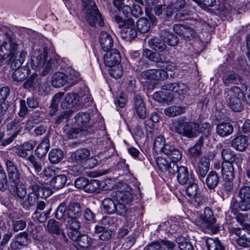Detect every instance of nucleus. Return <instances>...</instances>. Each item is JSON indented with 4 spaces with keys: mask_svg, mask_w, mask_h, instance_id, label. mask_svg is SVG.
I'll return each instance as SVG.
<instances>
[{
    "mask_svg": "<svg viewBox=\"0 0 250 250\" xmlns=\"http://www.w3.org/2000/svg\"><path fill=\"white\" fill-rule=\"evenodd\" d=\"M4 40L0 46V61L3 62L7 59V61L11 62L10 67L13 70L21 68L22 66L26 53L24 51L16 52L18 44L16 43L11 33L6 34Z\"/></svg>",
    "mask_w": 250,
    "mask_h": 250,
    "instance_id": "nucleus-1",
    "label": "nucleus"
},
{
    "mask_svg": "<svg viewBox=\"0 0 250 250\" xmlns=\"http://www.w3.org/2000/svg\"><path fill=\"white\" fill-rule=\"evenodd\" d=\"M58 63L57 57L52 54L48 56L45 48L43 50H36L31 57L30 66L33 69L42 68L41 75L45 76L47 75L52 69L56 67Z\"/></svg>",
    "mask_w": 250,
    "mask_h": 250,
    "instance_id": "nucleus-2",
    "label": "nucleus"
},
{
    "mask_svg": "<svg viewBox=\"0 0 250 250\" xmlns=\"http://www.w3.org/2000/svg\"><path fill=\"white\" fill-rule=\"evenodd\" d=\"M161 151L172 161L168 163L166 159L158 157L156 160L157 165L162 172L171 174L170 167H172V164H176L181 159L182 153L175 146L170 144H164L161 148Z\"/></svg>",
    "mask_w": 250,
    "mask_h": 250,
    "instance_id": "nucleus-3",
    "label": "nucleus"
},
{
    "mask_svg": "<svg viewBox=\"0 0 250 250\" xmlns=\"http://www.w3.org/2000/svg\"><path fill=\"white\" fill-rule=\"evenodd\" d=\"M224 101L234 111L240 112L243 106L242 101L244 100V94L240 87L233 86L227 88L223 94Z\"/></svg>",
    "mask_w": 250,
    "mask_h": 250,
    "instance_id": "nucleus-4",
    "label": "nucleus"
},
{
    "mask_svg": "<svg viewBox=\"0 0 250 250\" xmlns=\"http://www.w3.org/2000/svg\"><path fill=\"white\" fill-rule=\"evenodd\" d=\"M85 18L87 22L91 26H95L98 23L100 26L104 25V21L101 14L97 8L94 0H86Z\"/></svg>",
    "mask_w": 250,
    "mask_h": 250,
    "instance_id": "nucleus-5",
    "label": "nucleus"
},
{
    "mask_svg": "<svg viewBox=\"0 0 250 250\" xmlns=\"http://www.w3.org/2000/svg\"><path fill=\"white\" fill-rule=\"evenodd\" d=\"M170 4L173 10L177 12L174 18L177 21L188 20L192 14L185 0H175Z\"/></svg>",
    "mask_w": 250,
    "mask_h": 250,
    "instance_id": "nucleus-6",
    "label": "nucleus"
},
{
    "mask_svg": "<svg viewBox=\"0 0 250 250\" xmlns=\"http://www.w3.org/2000/svg\"><path fill=\"white\" fill-rule=\"evenodd\" d=\"M25 183L28 186V188L32 191L42 192V196L47 197L51 194V190L44 186L43 183L39 178L30 173L25 176Z\"/></svg>",
    "mask_w": 250,
    "mask_h": 250,
    "instance_id": "nucleus-7",
    "label": "nucleus"
},
{
    "mask_svg": "<svg viewBox=\"0 0 250 250\" xmlns=\"http://www.w3.org/2000/svg\"><path fill=\"white\" fill-rule=\"evenodd\" d=\"M68 237L83 249H88L95 243V240L87 235L82 234L80 231H70L68 232Z\"/></svg>",
    "mask_w": 250,
    "mask_h": 250,
    "instance_id": "nucleus-8",
    "label": "nucleus"
},
{
    "mask_svg": "<svg viewBox=\"0 0 250 250\" xmlns=\"http://www.w3.org/2000/svg\"><path fill=\"white\" fill-rule=\"evenodd\" d=\"M118 189L116 191L115 197L118 202L129 204L133 200L132 189L126 184H119Z\"/></svg>",
    "mask_w": 250,
    "mask_h": 250,
    "instance_id": "nucleus-9",
    "label": "nucleus"
},
{
    "mask_svg": "<svg viewBox=\"0 0 250 250\" xmlns=\"http://www.w3.org/2000/svg\"><path fill=\"white\" fill-rule=\"evenodd\" d=\"M10 185L16 186L20 182V173L14 162L10 159L4 160Z\"/></svg>",
    "mask_w": 250,
    "mask_h": 250,
    "instance_id": "nucleus-10",
    "label": "nucleus"
},
{
    "mask_svg": "<svg viewBox=\"0 0 250 250\" xmlns=\"http://www.w3.org/2000/svg\"><path fill=\"white\" fill-rule=\"evenodd\" d=\"M171 174L174 175L177 173V178L179 183L181 185H185L190 182L191 178H194L192 174L190 176L188 173V170L187 167L181 166L179 167L177 164H172L170 167Z\"/></svg>",
    "mask_w": 250,
    "mask_h": 250,
    "instance_id": "nucleus-11",
    "label": "nucleus"
},
{
    "mask_svg": "<svg viewBox=\"0 0 250 250\" xmlns=\"http://www.w3.org/2000/svg\"><path fill=\"white\" fill-rule=\"evenodd\" d=\"M200 218L204 226L210 230L212 233H215L218 231L213 212L209 207L205 208L204 213L201 214Z\"/></svg>",
    "mask_w": 250,
    "mask_h": 250,
    "instance_id": "nucleus-12",
    "label": "nucleus"
},
{
    "mask_svg": "<svg viewBox=\"0 0 250 250\" xmlns=\"http://www.w3.org/2000/svg\"><path fill=\"white\" fill-rule=\"evenodd\" d=\"M176 245L174 242L166 238L159 239L148 244L145 250H174Z\"/></svg>",
    "mask_w": 250,
    "mask_h": 250,
    "instance_id": "nucleus-13",
    "label": "nucleus"
},
{
    "mask_svg": "<svg viewBox=\"0 0 250 250\" xmlns=\"http://www.w3.org/2000/svg\"><path fill=\"white\" fill-rule=\"evenodd\" d=\"M141 76L144 79L163 81L168 76L167 71L161 69H148L141 72Z\"/></svg>",
    "mask_w": 250,
    "mask_h": 250,
    "instance_id": "nucleus-14",
    "label": "nucleus"
},
{
    "mask_svg": "<svg viewBox=\"0 0 250 250\" xmlns=\"http://www.w3.org/2000/svg\"><path fill=\"white\" fill-rule=\"evenodd\" d=\"M232 231L238 238L236 240L237 244L243 248L250 247V231L247 229L240 228H232Z\"/></svg>",
    "mask_w": 250,
    "mask_h": 250,
    "instance_id": "nucleus-15",
    "label": "nucleus"
},
{
    "mask_svg": "<svg viewBox=\"0 0 250 250\" xmlns=\"http://www.w3.org/2000/svg\"><path fill=\"white\" fill-rule=\"evenodd\" d=\"M104 56V61L107 67H113L119 65L121 62V56L119 52L116 49H112L106 51Z\"/></svg>",
    "mask_w": 250,
    "mask_h": 250,
    "instance_id": "nucleus-16",
    "label": "nucleus"
},
{
    "mask_svg": "<svg viewBox=\"0 0 250 250\" xmlns=\"http://www.w3.org/2000/svg\"><path fill=\"white\" fill-rule=\"evenodd\" d=\"M174 31L185 40L190 41L195 37L196 33L193 29L182 24H175L173 26Z\"/></svg>",
    "mask_w": 250,
    "mask_h": 250,
    "instance_id": "nucleus-17",
    "label": "nucleus"
},
{
    "mask_svg": "<svg viewBox=\"0 0 250 250\" xmlns=\"http://www.w3.org/2000/svg\"><path fill=\"white\" fill-rule=\"evenodd\" d=\"M133 109L134 113L141 119L146 117V109L145 103L140 95H136L133 100Z\"/></svg>",
    "mask_w": 250,
    "mask_h": 250,
    "instance_id": "nucleus-18",
    "label": "nucleus"
},
{
    "mask_svg": "<svg viewBox=\"0 0 250 250\" xmlns=\"http://www.w3.org/2000/svg\"><path fill=\"white\" fill-rule=\"evenodd\" d=\"M237 163H222L221 172L225 180H233L235 177V169L238 167Z\"/></svg>",
    "mask_w": 250,
    "mask_h": 250,
    "instance_id": "nucleus-19",
    "label": "nucleus"
},
{
    "mask_svg": "<svg viewBox=\"0 0 250 250\" xmlns=\"http://www.w3.org/2000/svg\"><path fill=\"white\" fill-rule=\"evenodd\" d=\"M41 193L30 191L25 199L21 203L22 208L26 210H29L31 207L35 206L40 197H43L42 196V194H41Z\"/></svg>",
    "mask_w": 250,
    "mask_h": 250,
    "instance_id": "nucleus-20",
    "label": "nucleus"
},
{
    "mask_svg": "<svg viewBox=\"0 0 250 250\" xmlns=\"http://www.w3.org/2000/svg\"><path fill=\"white\" fill-rule=\"evenodd\" d=\"M16 240L11 243L10 247L14 250H21L27 246L28 243V234L26 231L19 233L16 236Z\"/></svg>",
    "mask_w": 250,
    "mask_h": 250,
    "instance_id": "nucleus-21",
    "label": "nucleus"
},
{
    "mask_svg": "<svg viewBox=\"0 0 250 250\" xmlns=\"http://www.w3.org/2000/svg\"><path fill=\"white\" fill-rule=\"evenodd\" d=\"M99 41L102 49L104 51L110 50L113 46V40L110 34L107 32L102 31L99 36Z\"/></svg>",
    "mask_w": 250,
    "mask_h": 250,
    "instance_id": "nucleus-22",
    "label": "nucleus"
},
{
    "mask_svg": "<svg viewBox=\"0 0 250 250\" xmlns=\"http://www.w3.org/2000/svg\"><path fill=\"white\" fill-rule=\"evenodd\" d=\"M80 99V96L76 93H67L62 101L61 106L63 109L71 108L78 104Z\"/></svg>",
    "mask_w": 250,
    "mask_h": 250,
    "instance_id": "nucleus-23",
    "label": "nucleus"
},
{
    "mask_svg": "<svg viewBox=\"0 0 250 250\" xmlns=\"http://www.w3.org/2000/svg\"><path fill=\"white\" fill-rule=\"evenodd\" d=\"M160 37L163 39L166 44L167 43L171 46H176L179 42L178 37L168 28L160 31Z\"/></svg>",
    "mask_w": 250,
    "mask_h": 250,
    "instance_id": "nucleus-24",
    "label": "nucleus"
},
{
    "mask_svg": "<svg viewBox=\"0 0 250 250\" xmlns=\"http://www.w3.org/2000/svg\"><path fill=\"white\" fill-rule=\"evenodd\" d=\"M116 10H111V16L114 18L115 22L118 24L119 28H134L135 27V21L131 18H127L124 20L120 16L115 14Z\"/></svg>",
    "mask_w": 250,
    "mask_h": 250,
    "instance_id": "nucleus-25",
    "label": "nucleus"
},
{
    "mask_svg": "<svg viewBox=\"0 0 250 250\" xmlns=\"http://www.w3.org/2000/svg\"><path fill=\"white\" fill-rule=\"evenodd\" d=\"M230 144L235 149L243 151L248 146V139L246 136L238 135L230 141Z\"/></svg>",
    "mask_w": 250,
    "mask_h": 250,
    "instance_id": "nucleus-26",
    "label": "nucleus"
},
{
    "mask_svg": "<svg viewBox=\"0 0 250 250\" xmlns=\"http://www.w3.org/2000/svg\"><path fill=\"white\" fill-rule=\"evenodd\" d=\"M91 115L89 113L80 112L75 117V125L85 128L88 131L90 125H88Z\"/></svg>",
    "mask_w": 250,
    "mask_h": 250,
    "instance_id": "nucleus-27",
    "label": "nucleus"
},
{
    "mask_svg": "<svg viewBox=\"0 0 250 250\" xmlns=\"http://www.w3.org/2000/svg\"><path fill=\"white\" fill-rule=\"evenodd\" d=\"M90 155L89 149L86 148L79 149L71 153L70 159L72 162H82L87 159Z\"/></svg>",
    "mask_w": 250,
    "mask_h": 250,
    "instance_id": "nucleus-28",
    "label": "nucleus"
},
{
    "mask_svg": "<svg viewBox=\"0 0 250 250\" xmlns=\"http://www.w3.org/2000/svg\"><path fill=\"white\" fill-rule=\"evenodd\" d=\"M199 125L194 122H185L182 135L188 138H195L197 136Z\"/></svg>",
    "mask_w": 250,
    "mask_h": 250,
    "instance_id": "nucleus-29",
    "label": "nucleus"
},
{
    "mask_svg": "<svg viewBox=\"0 0 250 250\" xmlns=\"http://www.w3.org/2000/svg\"><path fill=\"white\" fill-rule=\"evenodd\" d=\"M221 156L224 160L222 163H237L243 160L241 157H237L235 153L229 148L222 149Z\"/></svg>",
    "mask_w": 250,
    "mask_h": 250,
    "instance_id": "nucleus-30",
    "label": "nucleus"
},
{
    "mask_svg": "<svg viewBox=\"0 0 250 250\" xmlns=\"http://www.w3.org/2000/svg\"><path fill=\"white\" fill-rule=\"evenodd\" d=\"M82 215L81 205L76 202H71L67 205V216L80 217Z\"/></svg>",
    "mask_w": 250,
    "mask_h": 250,
    "instance_id": "nucleus-31",
    "label": "nucleus"
},
{
    "mask_svg": "<svg viewBox=\"0 0 250 250\" xmlns=\"http://www.w3.org/2000/svg\"><path fill=\"white\" fill-rule=\"evenodd\" d=\"M233 127L229 123H222L217 125L216 132L221 137H225L232 134Z\"/></svg>",
    "mask_w": 250,
    "mask_h": 250,
    "instance_id": "nucleus-32",
    "label": "nucleus"
},
{
    "mask_svg": "<svg viewBox=\"0 0 250 250\" xmlns=\"http://www.w3.org/2000/svg\"><path fill=\"white\" fill-rule=\"evenodd\" d=\"M30 72L29 66H23L21 68L15 70L12 75V78L16 82H22L29 75Z\"/></svg>",
    "mask_w": 250,
    "mask_h": 250,
    "instance_id": "nucleus-33",
    "label": "nucleus"
},
{
    "mask_svg": "<svg viewBox=\"0 0 250 250\" xmlns=\"http://www.w3.org/2000/svg\"><path fill=\"white\" fill-rule=\"evenodd\" d=\"M149 46L152 49L159 52H162L166 49L165 42L162 37H154L148 42Z\"/></svg>",
    "mask_w": 250,
    "mask_h": 250,
    "instance_id": "nucleus-34",
    "label": "nucleus"
},
{
    "mask_svg": "<svg viewBox=\"0 0 250 250\" xmlns=\"http://www.w3.org/2000/svg\"><path fill=\"white\" fill-rule=\"evenodd\" d=\"M67 75L62 72L55 73L51 80V83L54 87H60L67 83Z\"/></svg>",
    "mask_w": 250,
    "mask_h": 250,
    "instance_id": "nucleus-35",
    "label": "nucleus"
},
{
    "mask_svg": "<svg viewBox=\"0 0 250 250\" xmlns=\"http://www.w3.org/2000/svg\"><path fill=\"white\" fill-rule=\"evenodd\" d=\"M153 99L159 103H170L173 99L172 93L162 90L156 92L153 95Z\"/></svg>",
    "mask_w": 250,
    "mask_h": 250,
    "instance_id": "nucleus-36",
    "label": "nucleus"
},
{
    "mask_svg": "<svg viewBox=\"0 0 250 250\" xmlns=\"http://www.w3.org/2000/svg\"><path fill=\"white\" fill-rule=\"evenodd\" d=\"M50 148L49 140L47 138H45L38 145L35 149V154L39 158H41L45 156Z\"/></svg>",
    "mask_w": 250,
    "mask_h": 250,
    "instance_id": "nucleus-37",
    "label": "nucleus"
},
{
    "mask_svg": "<svg viewBox=\"0 0 250 250\" xmlns=\"http://www.w3.org/2000/svg\"><path fill=\"white\" fill-rule=\"evenodd\" d=\"M24 123L19 118H15L11 122L8 123L6 125L8 130L13 131V134H16V136L22 131Z\"/></svg>",
    "mask_w": 250,
    "mask_h": 250,
    "instance_id": "nucleus-38",
    "label": "nucleus"
},
{
    "mask_svg": "<svg viewBox=\"0 0 250 250\" xmlns=\"http://www.w3.org/2000/svg\"><path fill=\"white\" fill-rule=\"evenodd\" d=\"M64 152L60 148L52 149L48 153V159L52 164L59 163L63 158Z\"/></svg>",
    "mask_w": 250,
    "mask_h": 250,
    "instance_id": "nucleus-39",
    "label": "nucleus"
},
{
    "mask_svg": "<svg viewBox=\"0 0 250 250\" xmlns=\"http://www.w3.org/2000/svg\"><path fill=\"white\" fill-rule=\"evenodd\" d=\"M219 177L217 173L214 171L209 172L206 178V184L207 187L210 189H214L219 182Z\"/></svg>",
    "mask_w": 250,
    "mask_h": 250,
    "instance_id": "nucleus-40",
    "label": "nucleus"
},
{
    "mask_svg": "<svg viewBox=\"0 0 250 250\" xmlns=\"http://www.w3.org/2000/svg\"><path fill=\"white\" fill-rule=\"evenodd\" d=\"M243 78L238 74L234 73L224 76L223 82L225 86H228L231 84H238L241 83Z\"/></svg>",
    "mask_w": 250,
    "mask_h": 250,
    "instance_id": "nucleus-41",
    "label": "nucleus"
},
{
    "mask_svg": "<svg viewBox=\"0 0 250 250\" xmlns=\"http://www.w3.org/2000/svg\"><path fill=\"white\" fill-rule=\"evenodd\" d=\"M204 143L203 138L200 137L195 144L188 150V155L191 158H197L201 155V146Z\"/></svg>",
    "mask_w": 250,
    "mask_h": 250,
    "instance_id": "nucleus-42",
    "label": "nucleus"
},
{
    "mask_svg": "<svg viewBox=\"0 0 250 250\" xmlns=\"http://www.w3.org/2000/svg\"><path fill=\"white\" fill-rule=\"evenodd\" d=\"M64 95V93L59 92L56 94L52 100V102L49 107V114L52 116L55 114L58 110L59 104Z\"/></svg>",
    "mask_w": 250,
    "mask_h": 250,
    "instance_id": "nucleus-43",
    "label": "nucleus"
},
{
    "mask_svg": "<svg viewBox=\"0 0 250 250\" xmlns=\"http://www.w3.org/2000/svg\"><path fill=\"white\" fill-rule=\"evenodd\" d=\"M67 179L64 174H60L55 176L50 181V184L54 189H59L62 188L66 184Z\"/></svg>",
    "mask_w": 250,
    "mask_h": 250,
    "instance_id": "nucleus-44",
    "label": "nucleus"
},
{
    "mask_svg": "<svg viewBox=\"0 0 250 250\" xmlns=\"http://www.w3.org/2000/svg\"><path fill=\"white\" fill-rule=\"evenodd\" d=\"M79 217L67 216L64 220V225L66 228L70 229L72 231H78L81 228V223L77 218Z\"/></svg>",
    "mask_w": 250,
    "mask_h": 250,
    "instance_id": "nucleus-45",
    "label": "nucleus"
},
{
    "mask_svg": "<svg viewBox=\"0 0 250 250\" xmlns=\"http://www.w3.org/2000/svg\"><path fill=\"white\" fill-rule=\"evenodd\" d=\"M27 160L29 162V165L34 168L36 173H38L42 171L43 162L40 158H36L34 155H30Z\"/></svg>",
    "mask_w": 250,
    "mask_h": 250,
    "instance_id": "nucleus-46",
    "label": "nucleus"
},
{
    "mask_svg": "<svg viewBox=\"0 0 250 250\" xmlns=\"http://www.w3.org/2000/svg\"><path fill=\"white\" fill-rule=\"evenodd\" d=\"M206 243L208 250H225V247L218 238H208Z\"/></svg>",
    "mask_w": 250,
    "mask_h": 250,
    "instance_id": "nucleus-47",
    "label": "nucleus"
},
{
    "mask_svg": "<svg viewBox=\"0 0 250 250\" xmlns=\"http://www.w3.org/2000/svg\"><path fill=\"white\" fill-rule=\"evenodd\" d=\"M46 228L49 233L56 235H59L62 229L60 222L53 219L48 221Z\"/></svg>",
    "mask_w": 250,
    "mask_h": 250,
    "instance_id": "nucleus-48",
    "label": "nucleus"
},
{
    "mask_svg": "<svg viewBox=\"0 0 250 250\" xmlns=\"http://www.w3.org/2000/svg\"><path fill=\"white\" fill-rule=\"evenodd\" d=\"M116 204L117 203H115L114 201L110 198H105L102 202L104 211L109 214L115 213Z\"/></svg>",
    "mask_w": 250,
    "mask_h": 250,
    "instance_id": "nucleus-49",
    "label": "nucleus"
},
{
    "mask_svg": "<svg viewBox=\"0 0 250 250\" xmlns=\"http://www.w3.org/2000/svg\"><path fill=\"white\" fill-rule=\"evenodd\" d=\"M184 107L173 105L167 107L164 110V113L169 117H175L185 112Z\"/></svg>",
    "mask_w": 250,
    "mask_h": 250,
    "instance_id": "nucleus-50",
    "label": "nucleus"
},
{
    "mask_svg": "<svg viewBox=\"0 0 250 250\" xmlns=\"http://www.w3.org/2000/svg\"><path fill=\"white\" fill-rule=\"evenodd\" d=\"M180 250H194L192 244L184 237H178L175 239Z\"/></svg>",
    "mask_w": 250,
    "mask_h": 250,
    "instance_id": "nucleus-51",
    "label": "nucleus"
},
{
    "mask_svg": "<svg viewBox=\"0 0 250 250\" xmlns=\"http://www.w3.org/2000/svg\"><path fill=\"white\" fill-rule=\"evenodd\" d=\"M137 28L142 33H146L150 29V23L149 21L145 18H140L137 22Z\"/></svg>",
    "mask_w": 250,
    "mask_h": 250,
    "instance_id": "nucleus-52",
    "label": "nucleus"
},
{
    "mask_svg": "<svg viewBox=\"0 0 250 250\" xmlns=\"http://www.w3.org/2000/svg\"><path fill=\"white\" fill-rule=\"evenodd\" d=\"M121 35L124 39L127 41H131L136 38L137 32L135 27L124 28L121 32Z\"/></svg>",
    "mask_w": 250,
    "mask_h": 250,
    "instance_id": "nucleus-53",
    "label": "nucleus"
},
{
    "mask_svg": "<svg viewBox=\"0 0 250 250\" xmlns=\"http://www.w3.org/2000/svg\"><path fill=\"white\" fill-rule=\"evenodd\" d=\"M55 217L58 220H64L67 217V206L65 202H62L57 208Z\"/></svg>",
    "mask_w": 250,
    "mask_h": 250,
    "instance_id": "nucleus-54",
    "label": "nucleus"
},
{
    "mask_svg": "<svg viewBox=\"0 0 250 250\" xmlns=\"http://www.w3.org/2000/svg\"><path fill=\"white\" fill-rule=\"evenodd\" d=\"M88 131L85 128L80 126L73 127L70 129L67 132V136L69 139L77 138L84 135L85 132Z\"/></svg>",
    "mask_w": 250,
    "mask_h": 250,
    "instance_id": "nucleus-55",
    "label": "nucleus"
},
{
    "mask_svg": "<svg viewBox=\"0 0 250 250\" xmlns=\"http://www.w3.org/2000/svg\"><path fill=\"white\" fill-rule=\"evenodd\" d=\"M188 186L186 192L188 196L191 197L195 196L197 193L198 185L195 183L194 178H191L190 182L187 183Z\"/></svg>",
    "mask_w": 250,
    "mask_h": 250,
    "instance_id": "nucleus-56",
    "label": "nucleus"
},
{
    "mask_svg": "<svg viewBox=\"0 0 250 250\" xmlns=\"http://www.w3.org/2000/svg\"><path fill=\"white\" fill-rule=\"evenodd\" d=\"M11 186L14 188L13 192L19 198L23 199L25 197V196L27 194V191L26 188L24 185L21 184H19V183H18L16 186Z\"/></svg>",
    "mask_w": 250,
    "mask_h": 250,
    "instance_id": "nucleus-57",
    "label": "nucleus"
},
{
    "mask_svg": "<svg viewBox=\"0 0 250 250\" xmlns=\"http://www.w3.org/2000/svg\"><path fill=\"white\" fill-rule=\"evenodd\" d=\"M185 122L182 119L179 118L172 122L171 130L179 134L182 135L183 133L184 125Z\"/></svg>",
    "mask_w": 250,
    "mask_h": 250,
    "instance_id": "nucleus-58",
    "label": "nucleus"
},
{
    "mask_svg": "<svg viewBox=\"0 0 250 250\" xmlns=\"http://www.w3.org/2000/svg\"><path fill=\"white\" fill-rule=\"evenodd\" d=\"M100 187V181L98 180L87 179V183L86 184L84 190L87 192L92 193L95 192Z\"/></svg>",
    "mask_w": 250,
    "mask_h": 250,
    "instance_id": "nucleus-59",
    "label": "nucleus"
},
{
    "mask_svg": "<svg viewBox=\"0 0 250 250\" xmlns=\"http://www.w3.org/2000/svg\"><path fill=\"white\" fill-rule=\"evenodd\" d=\"M73 110H68L62 112L55 119V124L59 125L61 124L64 120L67 121L72 115Z\"/></svg>",
    "mask_w": 250,
    "mask_h": 250,
    "instance_id": "nucleus-60",
    "label": "nucleus"
},
{
    "mask_svg": "<svg viewBox=\"0 0 250 250\" xmlns=\"http://www.w3.org/2000/svg\"><path fill=\"white\" fill-rule=\"evenodd\" d=\"M124 9L126 11H130L132 15L136 18H139L143 14L141 7L138 4L133 5L132 8L129 6H124Z\"/></svg>",
    "mask_w": 250,
    "mask_h": 250,
    "instance_id": "nucleus-61",
    "label": "nucleus"
},
{
    "mask_svg": "<svg viewBox=\"0 0 250 250\" xmlns=\"http://www.w3.org/2000/svg\"><path fill=\"white\" fill-rule=\"evenodd\" d=\"M108 71L110 75L115 79L120 78L123 74V70L120 64L116 65L113 67H108Z\"/></svg>",
    "mask_w": 250,
    "mask_h": 250,
    "instance_id": "nucleus-62",
    "label": "nucleus"
},
{
    "mask_svg": "<svg viewBox=\"0 0 250 250\" xmlns=\"http://www.w3.org/2000/svg\"><path fill=\"white\" fill-rule=\"evenodd\" d=\"M12 230L16 232L23 230L26 227V223L25 221L20 220H14L12 221Z\"/></svg>",
    "mask_w": 250,
    "mask_h": 250,
    "instance_id": "nucleus-63",
    "label": "nucleus"
},
{
    "mask_svg": "<svg viewBox=\"0 0 250 250\" xmlns=\"http://www.w3.org/2000/svg\"><path fill=\"white\" fill-rule=\"evenodd\" d=\"M159 55L160 53L154 52L148 49L143 50V56L155 62H159Z\"/></svg>",
    "mask_w": 250,
    "mask_h": 250,
    "instance_id": "nucleus-64",
    "label": "nucleus"
}]
</instances>
